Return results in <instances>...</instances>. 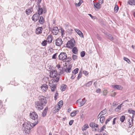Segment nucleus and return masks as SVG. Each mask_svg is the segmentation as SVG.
Masks as SVG:
<instances>
[{
	"instance_id": "nucleus-61",
	"label": "nucleus",
	"mask_w": 135,
	"mask_h": 135,
	"mask_svg": "<svg viewBox=\"0 0 135 135\" xmlns=\"http://www.w3.org/2000/svg\"><path fill=\"white\" fill-rule=\"evenodd\" d=\"M116 118H114L113 120V124L114 125V124L115 123V121L116 119Z\"/></svg>"
},
{
	"instance_id": "nucleus-27",
	"label": "nucleus",
	"mask_w": 135,
	"mask_h": 135,
	"mask_svg": "<svg viewBox=\"0 0 135 135\" xmlns=\"http://www.w3.org/2000/svg\"><path fill=\"white\" fill-rule=\"evenodd\" d=\"M64 70L63 68L61 67L60 69L59 70V75L60 74H63L64 73Z\"/></svg>"
},
{
	"instance_id": "nucleus-21",
	"label": "nucleus",
	"mask_w": 135,
	"mask_h": 135,
	"mask_svg": "<svg viewBox=\"0 0 135 135\" xmlns=\"http://www.w3.org/2000/svg\"><path fill=\"white\" fill-rule=\"evenodd\" d=\"M78 50L77 48L76 47H74L73 48L72 51L74 54H77Z\"/></svg>"
},
{
	"instance_id": "nucleus-8",
	"label": "nucleus",
	"mask_w": 135,
	"mask_h": 135,
	"mask_svg": "<svg viewBox=\"0 0 135 135\" xmlns=\"http://www.w3.org/2000/svg\"><path fill=\"white\" fill-rule=\"evenodd\" d=\"M40 16V15L37 13H36L33 16L32 18V19L33 21H36L38 20Z\"/></svg>"
},
{
	"instance_id": "nucleus-38",
	"label": "nucleus",
	"mask_w": 135,
	"mask_h": 135,
	"mask_svg": "<svg viewBox=\"0 0 135 135\" xmlns=\"http://www.w3.org/2000/svg\"><path fill=\"white\" fill-rule=\"evenodd\" d=\"M71 60V57H67V58L66 59H65V60L64 61H65L66 62H69Z\"/></svg>"
},
{
	"instance_id": "nucleus-63",
	"label": "nucleus",
	"mask_w": 135,
	"mask_h": 135,
	"mask_svg": "<svg viewBox=\"0 0 135 135\" xmlns=\"http://www.w3.org/2000/svg\"><path fill=\"white\" fill-rule=\"evenodd\" d=\"M99 3L100 4H102L103 2V0H99Z\"/></svg>"
},
{
	"instance_id": "nucleus-39",
	"label": "nucleus",
	"mask_w": 135,
	"mask_h": 135,
	"mask_svg": "<svg viewBox=\"0 0 135 135\" xmlns=\"http://www.w3.org/2000/svg\"><path fill=\"white\" fill-rule=\"evenodd\" d=\"M112 117H110L108 119H107L105 121V124H107L109 121L112 118Z\"/></svg>"
},
{
	"instance_id": "nucleus-15",
	"label": "nucleus",
	"mask_w": 135,
	"mask_h": 135,
	"mask_svg": "<svg viewBox=\"0 0 135 135\" xmlns=\"http://www.w3.org/2000/svg\"><path fill=\"white\" fill-rule=\"evenodd\" d=\"M53 38L52 36L50 34L47 37V41L49 43H50L52 41Z\"/></svg>"
},
{
	"instance_id": "nucleus-19",
	"label": "nucleus",
	"mask_w": 135,
	"mask_h": 135,
	"mask_svg": "<svg viewBox=\"0 0 135 135\" xmlns=\"http://www.w3.org/2000/svg\"><path fill=\"white\" fill-rule=\"evenodd\" d=\"M37 12H38L37 13L39 15H42L43 12V9L42 8H38L37 9Z\"/></svg>"
},
{
	"instance_id": "nucleus-11",
	"label": "nucleus",
	"mask_w": 135,
	"mask_h": 135,
	"mask_svg": "<svg viewBox=\"0 0 135 135\" xmlns=\"http://www.w3.org/2000/svg\"><path fill=\"white\" fill-rule=\"evenodd\" d=\"M72 67L71 65H69L68 66H66V68H64V71L67 73L70 72Z\"/></svg>"
},
{
	"instance_id": "nucleus-52",
	"label": "nucleus",
	"mask_w": 135,
	"mask_h": 135,
	"mask_svg": "<svg viewBox=\"0 0 135 135\" xmlns=\"http://www.w3.org/2000/svg\"><path fill=\"white\" fill-rule=\"evenodd\" d=\"M122 104H121L120 105H119L118 106V107L115 108V110H116L117 109H118L119 110H120L121 108V105Z\"/></svg>"
},
{
	"instance_id": "nucleus-29",
	"label": "nucleus",
	"mask_w": 135,
	"mask_h": 135,
	"mask_svg": "<svg viewBox=\"0 0 135 135\" xmlns=\"http://www.w3.org/2000/svg\"><path fill=\"white\" fill-rule=\"evenodd\" d=\"M86 102V100L85 99V98H83L82 100V101L80 102V106H82L83 105L85 104V103Z\"/></svg>"
},
{
	"instance_id": "nucleus-35",
	"label": "nucleus",
	"mask_w": 135,
	"mask_h": 135,
	"mask_svg": "<svg viewBox=\"0 0 135 135\" xmlns=\"http://www.w3.org/2000/svg\"><path fill=\"white\" fill-rule=\"evenodd\" d=\"M78 68H76L73 70L72 73L73 74H76L77 73H78Z\"/></svg>"
},
{
	"instance_id": "nucleus-18",
	"label": "nucleus",
	"mask_w": 135,
	"mask_h": 135,
	"mask_svg": "<svg viewBox=\"0 0 135 135\" xmlns=\"http://www.w3.org/2000/svg\"><path fill=\"white\" fill-rule=\"evenodd\" d=\"M43 29L42 27H38L36 30V34H38V33H41L42 32V30Z\"/></svg>"
},
{
	"instance_id": "nucleus-22",
	"label": "nucleus",
	"mask_w": 135,
	"mask_h": 135,
	"mask_svg": "<svg viewBox=\"0 0 135 135\" xmlns=\"http://www.w3.org/2000/svg\"><path fill=\"white\" fill-rule=\"evenodd\" d=\"M66 87V85L63 84L61 85L60 89L62 91H63L65 90Z\"/></svg>"
},
{
	"instance_id": "nucleus-48",
	"label": "nucleus",
	"mask_w": 135,
	"mask_h": 135,
	"mask_svg": "<svg viewBox=\"0 0 135 135\" xmlns=\"http://www.w3.org/2000/svg\"><path fill=\"white\" fill-rule=\"evenodd\" d=\"M128 112L131 113H132L133 115H135V111L133 110H131L130 111L129 110H128Z\"/></svg>"
},
{
	"instance_id": "nucleus-24",
	"label": "nucleus",
	"mask_w": 135,
	"mask_h": 135,
	"mask_svg": "<svg viewBox=\"0 0 135 135\" xmlns=\"http://www.w3.org/2000/svg\"><path fill=\"white\" fill-rule=\"evenodd\" d=\"M89 128V126L88 124H86L84 125L82 127V130L83 131H85Z\"/></svg>"
},
{
	"instance_id": "nucleus-46",
	"label": "nucleus",
	"mask_w": 135,
	"mask_h": 135,
	"mask_svg": "<svg viewBox=\"0 0 135 135\" xmlns=\"http://www.w3.org/2000/svg\"><path fill=\"white\" fill-rule=\"evenodd\" d=\"M72 58L73 60H75L77 59V56L75 55H73L72 56Z\"/></svg>"
},
{
	"instance_id": "nucleus-50",
	"label": "nucleus",
	"mask_w": 135,
	"mask_h": 135,
	"mask_svg": "<svg viewBox=\"0 0 135 135\" xmlns=\"http://www.w3.org/2000/svg\"><path fill=\"white\" fill-rule=\"evenodd\" d=\"M83 2V0H80L78 4V6H80L81 3Z\"/></svg>"
},
{
	"instance_id": "nucleus-17",
	"label": "nucleus",
	"mask_w": 135,
	"mask_h": 135,
	"mask_svg": "<svg viewBox=\"0 0 135 135\" xmlns=\"http://www.w3.org/2000/svg\"><path fill=\"white\" fill-rule=\"evenodd\" d=\"M33 11L32 8H30L29 9L26 10V14L28 15H30Z\"/></svg>"
},
{
	"instance_id": "nucleus-25",
	"label": "nucleus",
	"mask_w": 135,
	"mask_h": 135,
	"mask_svg": "<svg viewBox=\"0 0 135 135\" xmlns=\"http://www.w3.org/2000/svg\"><path fill=\"white\" fill-rule=\"evenodd\" d=\"M128 3L130 5H135V0H129Z\"/></svg>"
},
{
	"instance_id": "nucleus-43",
	"label": "nucleus",
	"mask_w": 135,
	"mask_h": 135,
	"mask_svg": "<svg viewBox=\"0 0 135 135\" xmlns=\"http://www.w3.org/2000/svg\"><path fill=\"white\" fill-rule=\"evenodd\" d=\"M123 59L124 60L126 61L128 63H129V62H130V60L129 59H128L127 58L124 57H123Z\"/></svg>"
},
{
	"instance_id": "nucleus-60",
	"label": "nucleus",
	"mask_w": 135,
	"mask_h": 135,
	"mask_svg": "<svg viewBox=\"0 0 135 135\" xmlns=\"http://www.w3.org/2000/svg\"><path fill=\"white\" fill-rule=\"evenodd\" d=\"M60 30L61 31V34H63V33L64 32V29L62 28H61L60 29Z\"/></svg>"
},
{
	"instance_id": "nucleus-13",
	"label": "nucleus",
	"mask_w": 135,
	"mask_h": 135,
	"mask_svg": "<svg viewBox=\"0 0 135 135\" xmlns=\"http://www.w3.org/2000/svg\"><path fill=\"white\" fill-rule=\"evenodd\" d=\"M94 7L96 8L97 9H99L101 7V4L98 2H96V3L94 2Z\"/></svg>"
},
{
	"instance_id": "nucleus-36",
	"label": "nucleus",
	"mask_w": 135,
	"mask_h": 135,
	"mask_svg": "<svg viewBox=\"0 0 135 135\" xmlns=\"http://www.w3.org/2000/svg\"><path fill=\"white\" fill-rule=\"evenodd\" d=\"M75 31L77 34H83L82 32L78 29H75Z\"/></svg>"
},
{
	"instance_id": "nucleus-34",
	"label": "nucleus",
	"mask_w": 135,
	"mask_h": 135,
	"mask_svg": "<svg viewBox=\"0 0 135 135\" xmlns=\"http://www.w3.org/2000/svg\"><path fill=\"white\" fill-rule=\"evenodd\" d=\"M107 36L108 37V38L111 41L113 40V38L111 34H108Z\"/></svg>"
},
{
	"instance_id": "nucleus-40",
	"label": "nucleus",
	"mask_w": 135,
	"mask_h": 135,
	"mask_svg": "<svg viewBox=\"0 0 135 135\" xmlns=\"http://www.w3.org/2000/svg\"><path fill=\"white\" fill-rule=\"evenodd\" d=\"M47 42L46 40H45L42 42V45L43 46H45L47 44Z\"/></svg>"
},
{
	"instance_id": "nucleus-64",
	"label": "nucleus",
	"mask_w": 135,
	"mask_h": 135,
	"mask_svg": "<svg viewBox=\"0 0 135 135\" xmlns=\"http://www.w3.org/2000/svg\"><path fill=\"white\" fill-rule=\"evenodd\" d=\"M43 12L44 13H45L46 12V8H44L43 9Z\"/></svg>"
},
{
	"instance_id": "nucleus-10",
	"label": "nucleus",
	"mask_w": 135,
	"mask_h": 135,
	"mask_svg": "<svg viewBox=\"0 0 135 135\" xmlns=\"http://www.w3.org/2000/svg\"><path fill=\"white\" fill-rule=\"evenodd\" d=\"M62 43V41L61 38H58L56 40V46H60Z\"/></svg>"
},
{
	"instance_id": "nucleus-5",
	"label": "nucleus",
	"mask_w": 135,
	"mask_h": 135,
	"mask_svg": "<svg viewBox=\"0 0 135 135\" xmlns=\"http://www.w3.org/2000/svg\"><path fill=\"white\" fill-rule=\"evenodd\" d=\"M75 44V42L74 40L68 41L66 44V46L69 48L71 49L74 47Z\"/></svg>"
},
{
	"instance_id": "nucleus-37",
	"label": "nucleus",
	"mask_w": 135,
	"mask_h": 135,
	"mask_svg": "<svg viewBox=\"0 0 135 135\" xmlns=\"http://www.w3.org/2000/svg\"><path fill=\"white\" fill-rule=\"evenodd\" d=\"M118 6L117 4L115 5L114 8L115 12H118Z\"/></svg>"
},
{
	"instance_id": "nucleus-28",
	"label": "nucleus",
	"mask_w": 135,
	"mask_h": 135,
	"mask_svg": "<svg viewBox=\"0 0 135 135\" xmlns=\"http://www.w3.org/2000/svg\"><path fill=\"white\" fill-rule=\"evenodd\" d=\"M107 112V110L106 109H104L102 110L101 112L99 114L100 115H101L102 116L105 115Z\"/></svg>"
},
{
	"instance_id": "nucleus-62",
	"label": "nucleus",
	"mask_w": 135,
	"mask_h": 135,
	"mask_svg": "<svg viewBox=\"0 0 135 135\" xmlns=\"http://www.w3.org/2000/svg\"><path fill=\"white\" fill-rule=\"evenodd\" d=\"M88 15L92 19L95 18V17L93 16L91 14H89Z\"/></svg>"
},
{
	"instance_id": "nucleus-47",
	"label": "nucleus",
	"mask_w": 135,
	"mask_h": 135,
	"mask_svg": "<svg viewBox=\"0 0 135 135\" xmlns=\"http://www.w3.org/2000/svg\"><path fill=\"white\" fill-rule=\"evenodd\" d=\"M116 95V93L115 92L112 91L111 93V95L112 97H114Z\"/></svg>"
},
{
	"instance_id": "nucleus-2",
	"label": "nucleus",
	"mask_w": 135,
	"mask_h": 135,
	"mask_svg": "<svg viewBox=\"0 0 135 135\" xmlns=\"http://www.w3.org/2000/svg\"><path fill=\"white\" fill-rule=\"evenodd\" d=\"M59 80V77L53 79L50 81L49 83V86L51 88V91H54L56 87V83Z\"/></svg>"
},
{
	"instance_id": "nucleus-1",
	"label": "nucleus",
	"mask_w": 135,
	"mask_h": 135,
	"mask_svg": "<svg viewBox=\"0 0 135 135\" xmlns=\"http://www.w3.org/2000/svg\"><path fill=\"white\" fill-rule=\"evenodd\" d=\"M39 101L35 103V107L38 110L42 109L44 106H45L47 103L46 98L42 95L39 96L38 98Z\"/></svg>"
},
{
	"instance_id": "nucleus-7",
	"label": "nucleus",
	"mask_w": 135,
	"mask_h": 135,
	"mask_svg": "<svg viewBox=\"0 0 135 135\" xmlns=\"http://www.w3.org/2000/svg\"><path fill=\"white\" fill-rule=\"evenodd\" d=\"M57 71L54 70H52L50 73V76L51 78H53V79L56 78L58 77H57Z\"/></svg>"
},
{
	"instance_id": "nucleus-4",
	"label": "nucleus",
	"mask_w": 135,
	"mask_h": 135,
	"mask_svg": "<svg viewBox=\"0 0 135 135\" xmlns=\"http://www.w3.org/2000/svg\"><path fill=\"white\" fill-rule=\"evenodd\" d=\"M32 125L30 122H25L23 124L22 129L26 133H29L32 128H33Z\"/></svg>"
},
{
	"instance_id": "nucleus-42",
	"label": "nucleus",
	"mask_w": 135,
	"mask_h": 135,
	"mask_svg": "<svg viewBox=\"0 0 135 135\" xmlns=\"http://www.w3.org/2000/svg\"><path fill=\"white\" fill-rule=\"evenodd\" d=\"M85 55V52L83 51H82L80 53V55L82 57H84Z\"/></svg>"
},
{
	"instance_id": "nucleus-16",
	"label": "nucleus",
	"mask_w": 135,
	"mask_h": 135,
	"mask_svg": "<svg viewBox=\"0 0 135 135\" xmlns=\"http://www.w3.org/2000/svg\"><path fill=\"white\" fill-rule=\"evenodd\" d=\"M48 110V108L47 107H46L45 108L42 113V116L43 117H44L46 116Z\"/></svg>"
},
{
	"instance_id": "nucleus-51",
	"label": "nucleus",
	"mask_w": 135,
	"mask_h": 135,
	"mask_svg": "<svg viewBox=\"0 0 135 135\" xmlns=\"http://www.w3.org/2000/svg\"><path fill=\"white\" fill-rule=\"evenodd\" d=\"M58 54V53H57L54 54L52 56V58L54 59H56V57Z\"/></svg>"
},
{
	"instance_id": "nucleus-56",
	"label": "nucleus",
	"mask_w": 135,
	"mask_h": 135,
	"mask_svg": "<svg viewBox=\"0 0 135 135\" xmlns=\"http://www.w3.org/2000/svg\"><path fill=\"white\" fill-rule=\"evenodd\" d=\"M83 74H85L86 76L88 74V72L86 71H85V70L83 71Z\"/></svg>"
},
{
	"instance_id": "nucleus-30",
	"label": "nucleus",
	"mask_w": 135,
	"mask_h": 135,
	"mask_svg": "<svg viewBox=\"0 0 135 135\" xmlns=\"http://www.w3.org/2000/svg\"><path fill=\"white\" fill-rule=\"evenodd\" d=\"M92 81H90L85 84L84 85L86 87H89L92 84Z\"/></svg>"
},
{
	"instance_id": "nucleus-12",
	"label": "nucleus",
	"mask_w": 135,
	"mask_h": 135,
	"mask_svg": "<svg viewBox=\"0 0 135 135\" xmlns=\"http://www.w3.org/2000/svg\"><path fill=\"white\" fill-rule=\"evenodd\" d=\"M112 87L113 88L115 89L118 90H121L123 89V87L120 85H112Z\"/></svg>"
},
{
	"instance_id": "nucleus-54",
	"label": "nucleus",
	"mask_w": 135,
	"mask_h": 135,
	"mask_svg": "<svg viewBox=\"0 0 135 135\" xmlns=\"http://www.w3.org/2000/svg\"><path fill=\"white\" fill-rule=\"evenodd\" d=\"M96 92L97 93H100L101 92V91L100 89L99 88L96 90Z\"/></svg>"
},
{
	"instance_id": "nucleus-20",
	"label": "nucleus",
	"mask_w": 135,
	"mask_h": 135,
	"mask_svg": "<svg viewBox=\"0 0 135 135\" xmlns=\"http://www.w3.org/2000/svg\"><path fill=\"white\" fill-rule=\"evenodd\" d=\"M44 20L43 17L42 16H41L39 20V22L41 24H42L44 23Z\"/></svg>"
},
{
	"instance_id": "nucleus-53",
	"label": "nucleus",
	"mask_w": 135,
	"mask_h": 135,
	"mask_svg": "<svg viewBox=\"0 0 135 135\" xmlns=\"http://www.w3.org/2000/svg\"><path fill=\"white\" fill-rule=\"evenodd\" d=\"M74 122V120H71L69 122V124L70 126H71Z\"/></svg>"
},
{
	"instance_id": "nucleus-41",
	"label": "nucleus",
	"mask_w": 135,
	"mask_h": 135,
	"mask_svg": "<svg viewBox=\"0 0 135 135\" xmlns=\"http://www.w3.org/2000/svg\"><path fill=\"white\" fill-rule=\"evenodd\" d=\"M128 120H129L128 122L129 124H130V125H131V124H132L133 123V118L131 120V119H128Z\"/></svg>"
},
{
	"instance_id": "nucleus-32",
	"label": "nucleus",
	"mask_w": 135,
	"mask_h": 135,
	"mask_svg": "<svg viewBox=\"0 0 135 135\" xmlns=\"http://www.w3.org/2000/svg\"><path fill=\"white\" fill-rule=\"evenodd\" d=\"M63 101L62 100H61L59 101L58 103V104L57 105L58 106L60 107H61L63 105Z\"/></svg>"
},
{
	"instance_id": "nucleus-55",
	"label": "nucleus",
	"mask_w": 135,
	"mask_h": 135,
	"mask_svg": "<svg viewBox=\"0 0 135 135\" xmlns=\"http://www.w3.org/2000/svg\"><path fill=\"white\" fill-rule=\"evenodd\" d=\"M94 123H91L89 124V126L90 127H94Z\"/></svg>"
},
{
	"instance_id": "nucleus-9",
	"label": "nucleus",
	"mask_w": 135,
	"mask_h": 135,
	"mask_svg": "<svg viewBox=\"0 0 135 135\" xmlns=\"http://www.w3.org/2000/svg\"><path fill=\"white\" fill-rule=\"evenodd\" d=\"M48 88V85L45 84H43L41 86V89L43 92H45L47 90Z\"/></svg>"
},
{
	"instance_id": "nucleus-23",
	"label": "nucleus",
	"mask_w": 135,
	"mask_h": 135,
	"mask_svg": "<svg viewBox=\"0 0 135 135\" xmlns=\"http://www.w3.org/2000/svg\"><path fill=\"white\" fill-rule=\"evenodd\" d=\"M79 112V111H74L72 112L70 114V115L71 117L75 116Z\"/></svg>"
},
{
	"instance_id": "nucleus-33",
	"label": "nucleus",
	"mask_w": 135,
	"mask_h": 135,
	"mask_svg": "<svg viewBox=\"0 0 135 135\" xmlns=\"http://www.w3.org/2000/svg\"><path fill=\"white\" fill-rule=\"evenodd\" d=\"M125 119V115L122 116L120 118V120L122 122H123Z\"/></svg>"
},
{
	"instance_id": "nucleus-14",
	"label": "nucleus",
	"mask_w": 135,
	"mask_h": 135,
	"mask_svg": "<svg viewBox=\"0 0 135 135\" xmlns=\"http://www.w3.org/2000/svg\"><path fill=\"white\" fill-rule=\"evenodd\" d=\"M59 31V30L57 27H54L52 31V33L54 34L55 33L56 34H58Z\"/></svg>"
},
{
	"instance_id": "nucleus-45",
	"label": "nucleus",
	"mask_w": 135,
	"mask_h": 135,
	"mask_svg": "<svg viewBox=\"0 0 135 135\" xmlns=\"http://www.w3.org/2000/svg\"><path fill=\"white\" fill-rule=\"evenodd\" d=\"M105 128V125H104L103 126L101 127V129L100 130V132H101L102 131L104 130V129Z\"/></svg>"
},
{
	"instance_id": "nucleus-31",
	"label": "nucleus",
	"mask_w": 135,
	"mask_h": 135,
	"mask_svg": "<svg viewBox=\"0 0 135 135\" xmlns=\"http://www.w3.org/2000/svg\"><path fill=\"white\" fill-rule=\"evenodd\" d=\"M105 118L104 116H102L101 117L100 119V122L101 123H103L104 121Z\"/></svg>"
},
{
	"instance_id": "nucleus-3",
	"label": "nucleus",
	"mask_w": 135,
	"mask_h": 135,
	"mask_svg": "<svg viewBox=\"0 0 135 135\" xmlns=\"http://www.w3.org/2000/svg\"><path fill=\"white\" fill-rule=\"evenodd\" d=\"M30 117L34 121L33 123H32L33 127L38 123V115L35 112H31L30 114Z\"/></svg>"
},
{
	"instance_id": "nucleus-59",
	"label": "nucleus",
	"mask_w": 135,
	"mask_h": 135,
	"mask_svg": "<svg viewBox=\"0 0 135 135\" xmlns=\"http://www.w3.org/2000/svg\"><path fill=\"white\" fill-rule=\"evenodd\" d=\"M75 74H72V75L71 77V78L72 79H74L75 77Z\"/></svg>"
},
{
	"instance_id": "nucleus-6",
	"label": "nucleus",
	"mask_w": 135,
	"mask_h": 135,
	"mask_svg": "<svg viewBox=\"0 0 135 135\" xmlns=\"http://www.w3.org/2000/svg\"><path fill=\"white\" fill-rule=\"evenodd\" d=\"M67 55L66 53L61 52L59 56V59L61 60L64 61L67 58Z\"/></svg>"
},
{
	"instance_id": "nucleus-44",
	"label": "nucleus",
	"mask_w": 135,
	"mask_h": 135,
	"mask_svg": "<svg viewBox=\"0 0 135 135\" xmlns=\"http://www.w3.org/2000/svg\"><path fill=\"white\" fill-rule=\"evenodd\" d=\"M82 73L81 72H79L78 74V76L77 78V79L79 80L81 77L82 76Z\"/></svg>"
},
{
	"instance_id": "nucleus-26",
	"label": "nucleus",
	"mask_w": 135,
	"mask_h": 135,
	"mask_svg": "<svg viewBox=\"0 0 135 135\" xmlns=\"http://www.w3.org/2000/svg\"><path fill=\"white\" fill-rule=\"evenodd\" d=\"M61 107H60L56 105L54 107V111H55V112H57L60 109Z\"/></svg>"
},
{
	"instance_id": "nucleus-58",
	"label": "nucleus",
	"mask_w": 135,
	"mask_h": 135,
	"mask_svg": "<svg viewBox=\"0 0 135 135\" xmlns=\"http://www.w3.org/2000/svg\"><path fill=\"white\" fill-rule=\"evenodd\" d=\"M37 4L38 6V8H41V6L40 5V3H37ZM36 7L37 8V6H36Z\"/></svg>"
},
{
	"instance_id": "nucleus-49",
	"label": "nucleus",
	"mask_w": 135,
	"mask_h": 135,
	"mask_svg": "<svg viewBox=\"0 0 135 135\" xmlns=\"http://www.w3.org/2000/svg\"><path fill=\"white\" fill-rule=\"evenodd\" d=\"M58 95V93L57 92V91L56 93L55 94V100H56L57 99V97Z\"/></svg>"
},
{
	"instance_id": "nucleus-57",
	"label": "nucleus",
	"mask_w": 135,
	"mask_h": 135,
	"mask_svg": "<svg viewBox=\"0 0 135 135\" xmlns=\"http://www.w3.org/2000/svg\"><path fill=\"white\" fill-rule=\"evenodd\" d=\"M56 67L59 70L60 69L61 67L60 64H58L56 66Z\"/></svg>"
}]
</instances>
